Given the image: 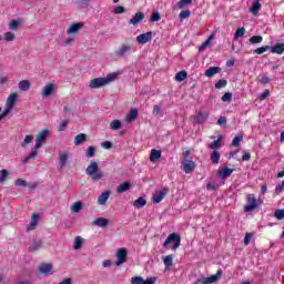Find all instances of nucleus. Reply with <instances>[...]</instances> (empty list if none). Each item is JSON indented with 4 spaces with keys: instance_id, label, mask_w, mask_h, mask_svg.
I'll return each instance as SVG.
<instances>
[{
    "instance_id": "864d4df0",
    "label": "nucleus",
    "mask_w": 284,
    "mask_h": 284,
    "mask_svg": "<svg viewBox=\"0 0 284 284\" xmlns=\"http://www.w3.org/2000/svg\"><path fill=\"white\" fill-rule=\"evenodd\" d=\"M211 43V38H209L205 42H203L200 48H199V52H203L205 50V48H207Z\"/></svg>"
},
{
    "instance_id": "4be33fe9",
    "label": "nucleus",
    "mask_w": 284,
    "mask_h": 284,
    "mask_svg": "<svg viewBox=\"0 0 284 284\" xmlns=\"http://www.w3.org/2000/svg\"><path fill=\"white\" fill-rule=\"evenodd\" d=\"M130 187H132V184L130 182H124L118 186L116 193L123 194L124 192H128V190H130Z\"/></svg>"
},
{
    "instance_id": "8fccbe9b",
    "label": "nucleus",
    "mask_w": 284,
    "mask_h": 284,
    "mask_svg": "<svg viewBox=\"0 0 284 284\" xmlns=\"http://www.w3.org/2000/svg\"><path fill=\"white\" fill-rule=\"evenodd\" d=\"M9 30H19V20H12L9 23Z\"/></svg>"
},
{
    "instance_id": "39448f33",
    "label": "nucleus",
    "mask_w": 284,
    "mask_h": 284,
    "mask_svg": "<svg viewBox=\"0 0 284 284\" xmlns=\"http://www.w3.org/2000/svg\"><path fill=\"white\" fill-rule=\"evenodd\" d=\"M246 205L244 206V212H254L258 207L256 196L254 194H248L246 196Z\"/></svg>"
},
{
    "instance_id": "58836bf2",
    "label": "nucleus",
    "mask_w": 284,
    "mask_h": 284,
    "mask_svg": "<svg viewBox=\"0 0 284 284\" xmlns=\"http://www.w3.org/2000/svg\"><path fill=\"white\" fill-rule=\"evenodd\" d=\"M122 123L120 120H113L111 123H110V130H120Z\"/></svg>"
},
{
    "instance_id": "f257e3e1",
    "label": "nucleus",
    "mask_w": 284,
    "mask_h": 284,
    "mask_svg": "<svg viewBox=\"0 0 284 284\" xmlns=\"http://www.w3.org/2000/svg\"><path fill=\"white\" fill-rule=\"evenodd\" d=\"M49 134H50V130L45 129L36 135V145L31 149L30 154H28L22 160V163H28V161L32 159H37L39 154V149L41 148V145H43V142L48 139Z\"/></svg>"
},
{
    "instance_id": "dca6fc26",
    "label": "nucleus",
    "mask_w": 284,
    "mask_h": 284,
    "mask_svg": "<svg viewBox=\"0 0 284 284\" xmlns=\"http://www.w3.org/2000/svg\"><path fill=\"white\" fill-rule=\"evenodd\" d=\"M161 154H162L161 150L152 149L150 154V162L156 163V161H159V159L161 158Z\"/></svg>"
},
{
    "instance_id": "69168bd1",
    "label": "nucleus",
    "mask_w": 284,
    "mask_h": 284,
    "mask_svg": "<svg viewBox=\"0 0 284 284\" xmlns=\"http://www.w3.org/2000/svg\"><path fill=\"white\" fill-rule=\"evenodd\" d=\"M101 145L104 148V150H110L112 148V142L104 141L101 143Z\"/></svg>"
},
{
    "instance_id": "4468645a",
    "label": "nucleus",
    "mask_w": 284,
    "mask_h": 284,
    "mask_svg": "<svg viewBox=\"0 0 284 284\" xmlns=\"http://www.w3.org/2000/svg\"><path fill=\"white\" fill-rule=\"evenodd\" d=\"M17 99H19V94L11 93L7 99L6 108L12 110V108H14V104L17 103Z\"/></svg>"
},
{
    "instance_id": "a878e982",
    "label": "nucleus",
    "mask_w": 284,
    "mask_h": 284,
    "mask_svg": "<svg viewBox=\"0 0 284 284\" xmlns=\"http://www.w3.org/2000/svg\"><path fill=\"white\" fill-rule=\"evenodd\" d=\"M88 140V135L85 133H80L74 138V145H81L82 143H85Z\"/></svg>"
},
{
    "instance_id": "5fc2aeb1",
    "label": "nucleus",
    "mask_w": 284,
    "mask_h": 284,
    "mask_svg": "<svg viewBox=\"0 0 284 284\" xmlns=\"http://www.w3.org/2000/svg\"><path fill=\"white\" fill-rule=\"evenodd\" d=\"M16 185H18L19 187H28V182L26 180L18 179L16 181Z\"/></svg>"
},
{
    "instance_id": "1a4fd4ad",
    "label": "nucleus",
    "mask_w": 284,
    "mask_h": 284,
    "mask_svg": "<svg viewBox=\"0 0 284 284\" xmlns=\"http://www.w3.org/2000/svg\"><path fill=\"white\" fill-rule=\"evenodd\" d=\"M168 192H170L168 187H164L163 190L155 192L153 195V203H161V201H163V199L168 196Z\"/></svg>"
},
{
    "instance_id": "c85d7f7f",
    "label": "nucleus",
    "mask_w": 284,
    "mask_h": 284,
    "mask_svg": "<svg viewBox=\"0 0 284 284\" xmlns=\"http://www.w3.org/2000/svg\"><path fill=\"white\" fill-rule=\"evenodd\" d=\"M174 255L170 254L163 257V263L165 267H172V265L174 264Z\"/></svg>"
},
{
    "instance_id": "2eb2a0df",
    "label": "nucleus",
    "mask_w": 284,
    "mask_h": 284,
    "mask_svg": "<svg viewBox=\"0 0 284 284\" xmlns=\"http://www.w3.org/2000/svg\"><path fill=\"white\" fill-rule=\"evenodd\" d=\"M81 28H83L82 22L73 23L67 30V34H77V32H79V30H81Z\"/></svg>"
},
{
    "instance_id": "72a5a7b5",
    "label": "nucleus",
    "mask_w": 284,
    "mask_h": 284,
    "mask_svg": "<svg viewBox=\"0 0 284 284\" xmlns=\"http://www.w3.org/2000/svg\"><path fill=\"white\" fill-rule=\"evenodd\" d=\"M81 247H83V237L75 236L73 250H81Z\"/></svg>"
},
{
    "instance_id": "de8ad7c7",
    "label": "nucleus",
    "mask_w": 284,
    "mask_h": 284,
    "mask_svg": "<svg viewBox=\"0 0 284 284\" xmlns=\"http://www.w3.org/2000/svg\"><path fill=\"white\" fill-rule=\"evenodd\" d=\"M270 45H264V47H260L257 49H255V54H263L264 52H267V50H270Z\"/></svg>"
},
{
    "instance_id": "ea45409f",
    "label": "nucleus",
    "mask_w": 284,
    "mask_h": 284,
    "mask_svg": "<svg viewBox=\"0 0 284 284\" xmlns=\"http://www.w3.org/2000/svg\"><path fill=\"white\" fill-rule=\"evenodd\" d=\"M227 85V80L221 79L215 83V89L221 90Z\"/></svg>"
},
{
    "instance_id": "aec40b11",
    "label": "nucleus",
    "mask_w": 284,
    "mask_h": 284,
    "mask_svg": "<svg viewBox=\"0 0 284 284\" xmlns=\"http://www.w3.org/2000/svg\"><path fill=\"white\" fill-rule=\"evenodd\" d=\"M272 54H283L284 52V43L280 42L276 43L274 47L271 48Z\"/></svg>"
},
{
    "instance_id": "052dcab7",
    "label": "nucleus",
    "mask_w": 284,
    "mask_h": 284,
    "mask_svg": "<svg viewBox=\"0 0 284 284\" xmlns=\"http://www.w3.org/2000/svg\"><path fill=\"white\" fill-rule=\"evenodd\" d=\"M134 207H143V196H140L136 201L133 203Z\"/></svg>"
},
{
    "instance_id": "0e129e2a",
    "label": "nucleus",
    "mask_w": 284,
    "mask_h": 284,
    "mask_svg": "<svg viewBox=\"0 0 284 284\" xmlns=\"http://www.w3.org/2000/svg\"><path fill=\"white\" fill-rule=\"evenodd\" d=\"M114 14H123V12H125V8L124 7H116L113 10Z\"/></svg>"
},
{
    "instance_id": "7c9ffc66",
    "label": "nucleus",
    "mask_w": 284,
    "mask_h": 284,
    "mask_svg": "<svg viewBox=\"0 0 284 284\" xmlns=\"http://www.w3.org/2000/svg\"><path fill=\"white\" fill-rule=\"evenodd\" d=\"M81 210H83V202H74L71 205V212H73L74 214H79Z\"/></svg>"
},
{
    "instance_id": "cd10ccee",
    "label": "nucleus",
    "mask_w": 284,
    "mask_h": 284,
    "mask_svg": "<svg viewBox=\"0 0 284 284\" xmlns=\"http://www.w3.org/2000/svg\"><path fill=\"white\" fill-rule=\"evenodd\" d=\"M261 2L260 1H255L253 2L252 7L250 8V12L254 14V17H256V14H258V12H261Z\"/></svg>"
},
{
    "instance_id": "4d7b16f0",
    "label": "nucleus",
    "mask_w": 284,
    "mask_h": 284,
    "mask_svg": "<svg viewBox=\"0 0 284 284\" xmlns=\"http://www.w3.org/2000/svg\"><path fill=\"white\" fill-rule=\"evenodd\" d=\"M131 284H143V277H141V276L132 277Z\"/></svg>"
},
{
    "instance_id": "2f4dec72",
    "label": "nucleus",
    "mask_w": 284,
    "mask_h": 284,
    "mask_svg": "<svg viewBox=\"0 0 284 284\" xmlns=\"http://www.w3.org/2000/svg\"><path fill=\"white\" fill-rule=\"evenodd\" d=\"M211 161L213 165H217V163L221 161V153L219 151H213L211 153Z\"/></svg>"
},
{
    "instance_id": "9b49d317",
    "label": "nucleus",
    "mask_w": 284,
    "mask_h": 284,
    "mask_svg": "<svg viewBox=\"0 0 284 284\" xmlns=\"http://www.w3.org/2000/svg\"><path fill=\"white\" fill-rule=\"evenodd\" d=\"M138 118H139V110L131 109L129 111V113L125 115V122L126 123H134Z\"/></svg>"
},
{
    "instance_id": "6e6552de",
    "label": "nucleus",
    "mask_w": 284,
    "mask_h": 284,
    "mask_svg": "<svg viewBox=\"0 0 284 284\" xmlns=\"http://www.w3.org/2000/svg\"><path fill=\"white\" fill-rule=\"evenodd\" d=\"M132 52V44H122L115 50V57H128Z\"/></svg>"
},
{
    "instance_id": "ddd939ff",
    "label": "nucleus",
    "mask_w": 284,
    "mask_h": 284,
    "mask_svg": "<svg viewBox=\"0 0 284 284\" xmlns=\"http://www.w3.org/2000/svg\"><path fill=\"white\" fill-rule=\"evenodd\" d=\"M70 158V155L68 154V152H60L58 154V159H59V165L62 170V168H65V165H68V159Z\"/></svg>"
},
{
    "instance_id": "79ce46f5",
    "label": "nucleus",
    "mask_w": 284,
    "mask_h": 284,
    "mask_svg": "<svg viewBox=\"0 0 284 284\" xmlns=\"http://www.w3.org/2000/svg\"><path fill=\"white\" fill-rule=\"evenodd\" d=\"M209 148H210L211 150H214V151L219 150V148H221V139H217V140L213 141V142L209 145Z\"/></svg>"
},
{
    "instance_id": "e433bc0d",
    "label": "nucleus",
    "mask_w": 284,
    "mask_h": 284,
    "mask_svg": "<svg viewBox=\"0 0 284 284\" xmlns=\"http://www.w3.org/2000/svg\"><path fill=\"white\" fill-rule=\"evenodd\" d=\"M34 141V135H26L24 141L21 143V148H27L29 143H32Z\"/></svg>"
},
{
    "instance_id": "37998d69",
    "label": "nucleus",
    "mask_w": 284,
    "mask_h": 284,
    "mask_svg": "<svg viewBox=\"0 0 284 284\" xmlns=\"http://www.w3.org/2000/svg\"><path fill=\"white\" fill-rule=\"evenodd\" d=\"M274 216H275V219H277V221H283V219H284V209L276 210L274 212Z\"/></svg>"
},
{
    "instance_id": "49530a36",
    "label": "nucleus",
    "mask_w": 284,
    "mask_h": 284,
    "mask_svg": "<svg viewBox=\"0 0 284 284\" xmlns=\"http://www.w3.org/2000/svg\"><path fill=\"white\" fill-rule=\"evenodd\" d=\"M245 36V29L243 27L237 28V30L235 31V39H240V37H244Z\"/></svg>"
},
{
    "instance_id": "c756f323",
    "label": "nucleus",
    "mask_w": 284,
    "mask_h": 284,
    "mask_svg": "<svg viewBox=\"0 0 284 284\" xmlns=\"http://www.w3.org/2000/svg\"><path fill=\"white\" fill-rule=\"evenodd\" d=\"M41 274H45V276H48V274H50V272H52V264H42L39 267Z\"/></svg>"
},
{
    "instance_id": "bb28decb",
    "label": "nucleus",
    "mask_w": 284,
    "mask_h": 284,
    "mask_svg": "<svg viewBox=\"0 0 284 284\" xmlns=\"http://www.w3.org/2000/svg\"><path fill=\"white\" fill-rule=\"evenodd\" d=\"M43 245V242L41 240H34L31 245L29 246L30 252H37V250H40V247Z\"/></svg>"
},
{
    "instance_id": "13d9d810",
    "label": "nucleus",
    "mask_w": 284,
    "mask_h": 284,
    "mask_svg": "<svg viewBox=\"0 0 284 284\" xmlns=\"http://www.w3.org/2000/svg\"><path fill=\"white\" fill-rule=\"evenodd\" d=\"M148 41H152V32L143 33V43H148Z\"/></svg>"
},
{
    "instance_id": "b1692460",
    "label": "nucleus",
    "mask_w": 284,
    "mask_h": 284,
    "mask_svg": "<svg viewBox=\"0 0 284 284\" xmlns=\"http://www.w3.org/2000/svg\"><path fill=\"white\" fill-rule=\"evenodd\" d=\"M31 85L32 84L30 83V81L22 80L19 82L18 88H19V90H21V92H28V90H30Z\"/></svg>"
},
{
    "instance_id": "3c124183",
    "label": "nucleus",
    "mask_w": 284,
    "mask_h": 284,
    "mask_svg": "<svg viewBox=\"0 0 284 284\" xmlns=\"http://www.w3.org/2000/svg\"><path fill=\"white\" fill-rule=\"evenodd\" d=\"M14 40V33L13 32H6L4 33V41H8V42H10V41H13Z\"/></svg>"
},
{
    "instance_id": "f8f14e48",
    "label": "nucleus",
    "mask_w": 284,
    "mask_h": 284,
    "mask_svg": "<svg viewBox=\"0 0 284 284\" xmlns=\"http://www.w3.org/2000/svg\"><path fill=\"white\" fill-rule=\"evenodd\" d=\"M232 172H234L233 169H230V168H227V166H224V168L217 170V175H219L222 180H225V179H229V176H232Z\"/></svg>"
},
{
    "instance_id": "9d476101",
    "label": "nucleus",
    "mask_w": 284,
    "mask_h": 284,
    "mask_svg": "<svg viewBox=\"0 0 284 284\" xmlns=\"http://www.w3.org/2000/svg\"><path fill=\"white\" fill-rule=\"evenodd\" d=\"M209 118H210V112H207V111H200V112L194 116V122H195V123H205Z\"/></svg>"
},
{
    "instance_id": "774afa93",
    "label": "nucleus",
    "mask_w": 284,
    "mask_h": 284,
    "mask_svg": "<svg viewBox=\"0 0 284 284\" xmlns=\"http://www.w3.org/2000/svg\"><path fill=\"white\" fill-rule=\"evenodd\" d=\"M252 159V154L250 152H246L242 155V161H250Z\"/></svg>"
},
{
    "instance_id": "680f3d73",
    "label": "nucleus",
    "mask_w": 284,
    "mask_h": 284,
    "mask_svg": "<svg viewBox=\"0 0 284 284\" xmlns=\"http://www.w3.org/2000/svg\"><path fill=\"white\" fill-rule=\"evenodd\" d=\"M227 124V118L225 116H220L217 119V125H226Z\"/></svg>"
},
{
    "instance_id": "09e8293b",
    "label": "nucleus",
    "mask_w": 284,
    "mask_h": 284,
    "mask_svg": "<svg viewBox=\"0 0 284 284\" xmlns=\"http://www.w3.org/2000/svg\"><path fill=\"white\" fill-rule=\"evenodd\" d=\"M190 14H192V12L190 10H183L180 12V19L183 21V19H190Z\"/></svg>"
},
{
    "instance_id": "f704fd0d",
    "label": "nucleus",
    "mask_w": 284,
    "mask_h": 284,
    "mask_svg": "<svg viewBox=\"0 0 284 284\" xmlns=\"http://www.w3.org/2000/svg\"><path fill=\"white\" fill-rule=\"evenodd\" d=\"M185 79H187V71H180L175 74V81H179L181 83V81H185Z\"/></svg>"
},
{
    "instance_id": "473e14b6",
    "label": "nucleus",
    "mask_w": 284,
    "mask_h": 284,
    "mask_svg": "<svg viewBox=\"0 0 284 284\" xmlns=\"http://www.w3.org/2000/svg\"><path fill=\"white\" fill-rule=\"evenodd\" d=\"M192 0H180L173 10H183L185 6H191Z\"/></svg>"
},
{
    "instance_id": "f03ea898",
    "label": "nucleus",
    "mask_w": 284,
    "mask_h": 284,
    "mask_svg": "<svg viewBox=\"0 0 284 284\" xmlns=\"http://www.w3.org/2000/svg\"><path fill=\"white\" fill-rule=\"evenodd\" d=\"M114 79H116V73H111L106 75V78H95L90 81L89 88L90 90L103 88V85H108V83H111V81H114Z\"/></svg>"
},
{
    "instance_id": "a18cd8bd",
    "label": "nucleus",
    "mask_w": 284,
    "mask_h": 284,
    "mask_svg": "<svg viewBox=\"0 0 284 284\" xmlns=\"http://www.w3.org/2000/svg\"><path fill=\"white\" fill-rule=\"evenodd\" d=\"M6 179H8V170L2 169L0 171V183H6Z\"/></svg>"
},
{
    "instance_id": "bf43d9fd",
    "label": "nucleus",
    "mask_w": 284,
    "mask_h": 284,
    "mask_svg": "<svg viewBox=\"0 0 284 284\" xmlns=\"http://www.w3.org/2000/svg\"><path fill=\"white\" fill-rule=\"evenodd\" d=\"M156 283V276L146 277V280L143 281V284H154Z\"/></svg>"
},
{
    "instance_id": "a211bd4d",
    "label": "nucleus",
    "mask_w": 284,
    "mask_h": 284,
    "mask_svg": "<svg viewBox=\"0 0 284 284\" xmlns=\"http://www.w3.org/2000/svg\"><path fill=\"white\" fill-rule=\"evenodd\" d=\"M220 72H221V68L220 67H210L205 71V77H207L209 79H212V77H214L215 74H219Z\"/></svg>"
},
{
    "instance_id": "20e7f679",
    "label": "nucleus",
    "mask_w": 284,
    "mask_h": 284,
    "mask_svg": "<svg viewBox=\"0 0 284 284\" xmlns=\"http://www.w3.org/2000/svg\"><path fill=\"white\" fill-rule=\"evenodd\" d=\"M171 246V250L173 252H176V250H179V247H181V235H179V233H171L164 244H163V247H168V246Z\"/></svg>"
},
{
    "instance_id": "a19ab883",
    "label": "nucleus",
    "mask_w": 284,
    "mask_h": 284,
    "mask_svg": "<svg viewBox=\"0 0 284 284\" xmlns=\"http://www.w3.org/2000/svg\"><path fill=\"white\" fill-rule=\"evenodd\" d=\"M160 19H161V13H159V11H154V12L151 14L150 23H155V22L159 21Z\"/></svg>"
},
{
    "instance_id": "338daca9",
    "label": "nucleus",
    "mask_w": 284,
    "mask_h": 284,
    "mask_svg": "<svg viewBox=\"0 0 284 284\" xmlns=\"http://www.w3.org/2000/svg\"><path fill=\"white\" fill-rule=\"evenodd\" d=\"M270 97V90H265L261 95H260V101H265V99Z\"/></svg>"
},
{
    "instance_id": "c03bdc74",
    "label": "nucleus",
    "mask_w": 284,
    "mask_h": 284,
    "mask_svg": "<svg viewBox=\"0 0 284 284\" xmlns=\"http://www.w3.org/2000/svg\"><path fill=\"white\" fill-rule=\"evenodd\" d=\"M97 154V149L94 146H89L87 150L88 159H92Z\"/></svg>"
},
{
    "instance_id": "423d86ee",
    "label": "nucleus",
    "mask_w": 284,
    "mask_h": 284,
    "mask_svg": "<svg viewBox=\"0 0 284 284\" xmlns=\"http://www.w3.org/2000/svg\"><path fill=\"white\" fill-rule=\"evenodd\" d=\"M116 261H115V265L119 267L121 265H123V263H126L128 261V248L125 247H121L116 251Z\"/></svg>"
},
{
    "instance_id": "7ed1b4c3",
    "label": "nucleus",
    "mask_w": 284,
    "mask_h": 284,
    "mask_svg": "<svg viewBox=\"0 0 284 284\" xmlns=\"http://www.w3.org/2000/svg\"><path fill=\"white\" fill-rule=\"evenodd\" d=\"M85 174L90 176L92 181H101L103 179V172L99 170V163L91 161L85 170Z\"/></svg>"
},
{
    "instance_id": "4c0bfd02",
    "label": "nucleus",
    "mask_w": 284,
    "mask_h": 284,
    "mask_svg": "<svg viewBox=\"0 0 284 284\" xmlns=\"http://www.w3.org/2000/svg\"><path fill=\"white\" fill-rule=\"evenodd\" d=\"M241 141H243V135H242V134L236 135V136L233 139L231 145H232L233 148H239V145L241 144Z\"/></svg>"
},
{
    "instance_id": "5701e85b",
    "label": "nucleus",
    "mask_w": 284,
    "mask_h": 284,
    "mask_svg": "<svg viewBox=\"0 0 284 284\" xmlns=\"http://www.w3.org/2000/svg\"><path fill=\"white\" fill-rule=\"evenodd\" d=\"M108 199H110V191L101 193V195L98 197L99 205H105V203H108Z\"/></svg>"
},
{
    "instance_id": "c9c22d12",
    "label": "nucleus",
    "mask_w": 284,
    "mask_h": 284,
    "mask_svg": "<svg viewBox=\"0 0 284 284\" xmlns=\"http://www.w3.org/2000/svg\"><path fill=\"white\" fill-rule=\"evenodd\" d=\"M248 41L252 43V45H256V43H263V36H253Z\"/></svg>"
},
{
    "instance_id": "603ef678",
    "label": "nucleus",
    "mask_w": 284,
    "mask_h": 284,
    "mask_svg": "<svg viewBox=\"0 0 284 284\" xmlns=\"http://www.w3.org/2000/svg\"><path fill=\"white\" fill-rule=\"evenodd\" d=\"M222 101L224 102V103H230V101H232V93L231 92H226V93H224V95L222 97Z\"/></svg>"
},
{
    "instance_id": "0eeeda50",
    "label": "nucleus",
    "mask_w": 284,
    "mask_h": 284,
    "mask_svg": "<svg viewBox=\"0 0 284 284\" xmlns=\"http://www.w3.org/2000/svg\"><path fill=\"white\" fill-rule=\"evenodd\" d=\"M182 170L183 172H185V174H192V172L194 170H196V163L192 160H187V158H185L182 161Z\"/></svg>"
},
{
    "instance_id": "6ab92c4d",
    "label": "nucleus",
    "mask_w": 284,
    "mask_h": 284,
    "mask_svg": "<svg viewBox=\"0 0 284 284\" xmlns=\"http://www.w3.org/2000/svg\"><path fill=\"white\" fill-rule=\"evenodd\" d=\"M93 225H97L98 227H108V225H110V221L105 217H98L93 221Z\"/></svg>"
},
{
    "instance_id": "f3484780",
    "label": "nucleus",
    "mask_w": 284,
    "mask_h": 284,
    "mask_svg": "<svg viewBox=\"0 0 284 284\" xmlns=\"http://www.w3.org/2000/svg\"><path fill=\"white\" fill-rule=\"evenodd\" d=\"M54 84L50 83V84H47L43 90H42V97L45 98V97H52V93L54 92Z\"/></svg>"
},
{
    "instance_id": "6e6d98bb",
    "label": "nucleus",
    "mask_w": 284,
    "mask_h": 284,
    "mask_svg": "<svg viewBox=\"0 0 284 284\" xmlns=\"http://www.w3.org/2000/svg\"><path fill=\"white\" fill-rule=\"evenodd\" d=\"M68 123H70V120H63L59 126V132H64L65 128H68Z\"/></svg>"
},
{
    "instance_id": "393cba45",
    "label": "nucleus",
    "mask_w": 284,
    "mask_h": 284,
    "mask_svg": "<svg viewBox=\"0 0 284 284\" xmlns=\"http://www.w3.org/2000/svg\"><path fill=\"white\" fill-rule=\"evenodd\" d=\"M39 224V214H33L31 216V220H30V223H29V226H28V231H32L34 230V226Z\"/></svg>"
},
{
    "instance_id": "e2e57ef3",
    "label": "nucleus",
    "mask_w": 284,
    "mask_h": 284,
    "mask_svg": "<svg viewBox=\"0 0 284 284\" xmlns=\"http://www.w3.org/2000/svg\"><path fill=\"white\" fill-rule=\"evenodd\" d=\"M250 241H252V233H246L244 236V245H250Z\"/></svg>"
},
{
    "instance_id": "412c9836",
    "label": "nucleus",
    "mask_w": 284,
    "mask_h": 284,
    "mask_svg": "<svg viewBox=\"0 0 284 284\" xmlns=\"http://www.w3.org/2000/svg\"><path fill=\"white\" fill-rule=\"evenodd\" d=\"M143 21V12H138L135 16L129 21L131 26H139Z\"/></svg>"
}]
</instances>
